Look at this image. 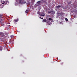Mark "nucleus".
Wrapping results in <instances>:
<instances>
[{
    "instance_id": "obj_1",
    "label": "nucleus",
    "mask_w": 77,
    "mask_h": 77,
    "mask_svg": "<svg viewBox=\"0 0 77 77\" xmlns=\"http://www.w3.org/2000/svg\"><path fill=\"white\" fill-rule=\"evenodd\" d=\"M0 37L1 38H6V36L5 35V34L3 32H0Z\"/></svg>"
},
{
    "instance_id": "obj_2",
    "label": "nucleus",
    "mask_w": 77,
    "mask_h": 77,
    "mask_svg": "<svg viewBox=\"0 0 77 77\" xmlns=\"http://www.w3.org/2000/svg\"><path fill=\"white\" fill-rule=\"evenodd\" d=\"M17 2L19 3L20 5H23V4H25L26 3V2L24 1V2H22V0H16Z\"/></svg>"
},
{
    "instance_id": "obj_3",
    "label": "nucleus",
    "mask_w": 77,
    "mask_h": 77,
    "mask_svg": "<svg viewBox=\"0 0 77 77\" xmlns=\"http://www.w3.org/2000/svg\"><path fill=\"white\" fill-rule=\"evenodd\" d=\"M1 3H2L3 5H8L9 2L7 1H2L1 2Z\"/></svg>"
},
{
    "instance_id": "obj_4",
    "label": "nucleus",
    "mask_w": 77,
    "mask_h": 77,
    "mask_svg": "<svg viewBox=\"0 0 77 77\" xmlns=\"http://www.w3.org/2000/svg\"><path fill=\"white\" fill-rule=\"evenodd\" d=\"M5 41V38L1 37L0 38V42H3Z\"/></svg>"
},
{
    "instance_id": "obj_5",
    "label": "nucleus",
    "mask_w": 77,
    "mask_h": 77,
    "mask_svg": "<svg viewBox=\"0 0 77 77\" xmlns=\"http://www.w3.org/2000/svg\"><path fill=\"white\" fill-rule=\"evenodd\" d=\"M39 15L41 16V17H42V16H45V13L44 12H41L39 14Z\"/></svg>"
},
{
    "instance_id": "obj_6",
    "label": "nucleus",
    "mask_w": 77,
    "mask_h": 77,
    "mask_svg": "<svg viewBox=\"0 0 77 77\" xmlns=\"http://www.w3.org/2000/svg\"><path fill=\"white\" fill-rule=\"evenodd\" d=\"M6 23H5V22H3L2 23V26H3V27H5V26H6Z\"/></svg>"
},
{
    "instance_id": "obj_7",
    "label": "nucleus",
    "mask_w": 77,
    "mask_h": 77,
    "mask_svg": "<svg viewBox=\"0 0 77 77\" xmlns=\"http://www.w3.org/2000/svg\"><path fill=\"white\" fill-rule=\"evenodd\" d=\"M19 4V3L16 0V2L15 3V5L16 6H17V5H18Z\"/></svg>"
},
{
    "instance_id": "obj_8",
    "label": "nucleus",
    "mask_w": 77,
    "mask_h": 77,
    "mask_svg": "<svg viewBox=\"0 0 77 77\" xmlns=\"http://www.w3.org/2000/svg\"><path fill=\"white\" fill-rule=\"evenodd\" d=\"M19 20V19L17 18V20H14V23H16L17 22H18V20Z\"/></svg>"
},
{
    "instance_id": "obj_9",
    "label": "nucleus",
    "mask_w": 77,
    "mask_h": 77,
    "mask_svg": "<svg viewBox=\"0 0 77 77\" xmlns=\"http://www.w3.org/2000/svg\"><path fill=\"white\" fill-rule=\"evenodd\" d=\"M42 2H41L40 1H38L37 2V4H38V5H40L41 4H42Z\"/></svg>"
},
{
    "instance_id": "obj_10",
    "label": "nucleus",
    "mask_w": 77,
    "mask_h": 77,
    "mask_svg": "<svg viewBox=\"0 0 77 77\" xmlns=\"http://www.w3.org/2000/svg\"><path fill=\"white\" fill-rule=\"evenodd\" d=\"M60 7L61 8H62V7H63V6H62V5H58V6H57V8H59Z\"/></svg>"
},
{
    "instance_id": "obj_11",
    "label": "nucleus",
    "mask_w": 77,
    "mask_h": 77,
    "mask_svg": "<svg viewBox=\"0 0 77 77\" xmlns=\"http://www.w3.org/2000/svg\"><path fill=\"white\" fill-rule=\"evenodd\" d=\"M43 23H44V22L47 23V20L46 19H43Z\"/></svg>"
},
{
    "instance_id": "obj_12",
    "label": "nucleus",
    "mask_w": 77,
    "mask_h": 77,
    "mask_svg": "<svg viewBox=\"0 0 77 77\" xmlns=\"http://www.w3.org/2000/svg\"><path fill=\"white\" fill-rule=\"evenodd\" d=\"M29 9H27L25 11V12L26 13H27V12H29Z\"/></svg>"
},
{
    "instance_id": "obj_13",
    "label": "nucleus",
    "mask_w": 77,
    "mask_h": 77,
    "mask_svg": "<svg viewBox=\"0 0 77 77\" xmlns=\"http://www.w3.org/2000/svg\"><path fill=\"white\" fill-rule=\"evenodd\" d=\"M51 12L52 14H53V15H54V13H55V12L54 11H52Z\"/></svg>"
},
{
    "instance_id": "obj_14",
    "label": "nucleus",
    "mask_w": 77,
    "mask_h": 77,
    "mask_svg": "<svg viewBox=\"0 0 77 77\" xmlns=\"http://www.w3.org/2000/svg\"><path fill=\"white\" fill-rule=\"evenodd\" d=\"M58 14H60V15H63V13L62 12L60 13H58Z\"/></svg>"
},
{
    "instance_id": "obj_15",
    "label": "nucleus",
    "mask_w": 77,
    "mask_h": 77,
    "mask_svg": "<svg viewBox=\"0 0 77 77\" xmlns=\"http://www.w3.org/2000/svg\"><path fill=\"white\" fill-rule=\"evenodd\" d=\"M49 21H51L52 20V19L51 18H50L48 19Z\"/></svg>"
},
{
    "instance_id": "obj_16",
    "label": "nucleus",
    "mask_w": 77,
    "mask_h": 77,
    "mask_svg": "<svg viewBox=\"0 0 77 77\" xmlns=\"http://www.w3.org/2000/svg\"><path fill=\"white\" fill-rule=\"evenodd\" d=\"M67 3L68 4H69H69H71V1L68 2H67Z\"/></svg>"
},
{
    "instance_id": "obj_17",
    "label": "nucleus",
    "mask_w": 77,
    "mask_h": 77,
    "mask_svg": "<svg viewBox=\"0 0 77 77\" xmlns=\"http://www.w3.org/2000/svg\"><path fill=\"white\" fill-rule=\"evenodd\" d=\"M11 38H13L14 37V36L13 35H11Z\"/></svg>"
},
{
    "instance_id": "obj_18",
    "label": "nucleus",
    "mask_w": 77,
    "mask_h": 77,
    "mask_svg": "<svg viewBox=\"0 0 77 77\" xmlns=\"http://www.w3.org/2000/svg\"><path fill=\"white\" fill-rule=\"evenodd\" d=\"M65 20L66 21H68V19L66 18H65Z\"/></svg>"
},
{
    "instance_id": "obj_19",
    "label": "nucleus",
    "mask_w": 77,
    "mask_h": 77,
    "mask_svg": "<svg viewBox=\"0 0 77 77\" xmlns=\"http://www.w3.org/2000/svg\"><path fill=\"white\" fill-rule=\"evenodd\" d=\"M2 18V15H1V14H0V18Z\"/></svg>"
},
{
    "instance_id": "obj_20",
    "label": "nucleus",
    "mask_w": 77,
    "mask_h": 77,
    "mask_svg": "<svg viewBox=\"0 0 77 77\" xmlns=\"http://www.w3.org/2000/svg\"><path fill=\"white\" fill-rule=\"evenodd\" d=\"M37 14H40V12H39V11H38V12H37Z\"/></svg>"
},
{
    "instance_id": "obj_21",
    "label": "nucleus",
    "mask_w": 77,
    "mask_h": 77,
    "mask_svg": "<svg viewBox=\"0 0 77 77\" xmlns=\"http://www.w3.org/2000/svg\"><path fill=\"white\" fill-rule=\"evenodd\" d=\"M2 8V6H1V5H0V8Z\"/></svg>"
},
{
    "instance_id": "obj_22",
    "label": "nucleus",
    "mask_w": 77,
    "mask_h": 77,
    "mask_svg": "<svg viewBox=\"0 0 77 77\" xmlns=\"http://www.w3.org/2000/svg\"><path fill=\"white\" fill-rule=\"evenodd\" d=\"M51 11H50L49 12H48V13H49V14H51Z\"/></svg>"
},
{
    "instance_id": "obj_23",
    "label": "nucleus",
    "mask_w": 77,
    "mask_h": 77,
    "mask_svg": "<svg viewBox=\"0 0 77 77\" xmlns=\"http://www.w3.org/2000/svg\"><path fill=\"white\" fill-rule=\"evenodd\" d=\"M41 19H42V20H43V18L42 17V18H41Z\"/></svg>"
},
{
    "instance_id": "obj_24",
    "label": "nucleus",
    "mask_w": 77,
    "mask_h": 77,
    "mask_svg": "<svg viewBox=\"0 0 77 77\" xmlns=\"http://www.w3.org/2000/svg\"><path fill=\"white\" fill-rule=\"evenodd\" d=\"M39 18H41V17H39Z\"/></svg>"
},
{
    "instance_id": "obj_25",
    "label": "nucleus",
    "mask_w": 77,
    "mask_h": 77,
    "mask_svg": "<svg viewBox=\"0 0 77 77\" xmlns=\"http://www.w3.org/2000/svg\"><path fill=\"white\" fill-rule=\"evenodd\" d=\"M0 47L1 48H2V47H1V46H0Z\"/></svg>"
}]
</instances>
